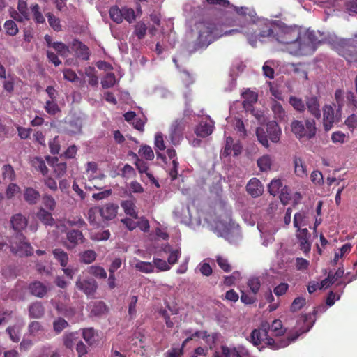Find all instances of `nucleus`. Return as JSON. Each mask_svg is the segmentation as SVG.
Returning a JSON list of instances; mask_svg holds the SVG:
<instances>
[{
  "instance_id": "6",
  "label": "nucleus",
  "mask_w": 357,
  "mask_h": 357,
  "mask_svg": "<svg viewBox=\"0 0 357 357\" xmlns=\"http://www.w3.org/2000/svg\"><path fill=\"white\" fill-rule=\"evenodd\" d=\"M10 251L17 256H28L33 253L31 245L25 241V237L22 235H17L10 242Z\"/></svg>"
},
{
  "instance_id": "36",
  "label": "nucleus",
  "mask_w": 357,
  "mask_h": 357,
  "mask_svg": "<svg viewBox=\"0 0 357 357\" xmlns=\"http://www.w3.org/2000/svg\"><path fill=\"white\" fill-rule=\"evenodd\" d=\"M242 98L243 99V105L246 107L247 105H250L257 101V95L256 93L247 89L242 93Z\"/></svg>"
},
{
  "instance_id": "41",
  "label": "nucleus",
  "mask_w": 357,
  "mask_h": 357,
  "mask_svg": "<svg viewBox=\"0 0 357 357\" xmlns=\"http://www.w3.org/2000/svg\"><path fill=\"white\" fill-rule=\"evenodd\" d=\"M30 9L33 13V20L38 24H43L45 22V19L40 11V7L38 4L33 3L31 5Z\"/></svg>"
},
{
  "instance_id": "4",
  "label": "nucleus",
  "mask_w": 357,
  "mask_h": 357,
  "mask_svg": "<svg viewBox=\"0 0 357 357\" xmlns=\"http://www.w3.org/2000/svg\"><path fill=\"white\" fill-rule=\"evenodd\" d=\"M215 230L218 236L225 238L231 243H236L241 238L239 226L231 220L230 213H227L225 218L216 222Z\"/></svg>"
},
{
  "instance_id": "19",
  "label": "nucleus",
  "mask_w": 357,
  "mask_h": 357,
  "mask_svg": "<svg viewBox=\"0 0 357 357\" xmlns=\"http://www.w3.org/2000/svg\"><path fill=\"white\" fill-rule=\"evenodd\" d=\"M246 189L248 192L253 197L260 196L264 192V187L257 178H252L249 181Z\"/></svg>"
},
{
  "instance_id": "39",
  "label": "nucleus",
  "mask_w": 357,
  "mask_h": 357,
  "mask_svg": "<svg viewBox=\"0 0 357 357\" xmlns=\"http://www.w3.org/2000/svg\"><path fill=\"white\" fill-rule=\"evenodd\" d=\"M282 188V183L280 179H273L269 183L268 190L271 195L275 196L280 193Z\"/></svg>"
},
{
  "instance_id": "21",
  "label": "nucleus",
  "mask_w": 357,
  "mask_h": 357,
  "mask_svg": "<svg viewBox=\"0 0 357 357\" xmlns=\"http://www.w3.org/2000/svg\"><path fill=\"white\" fill-rule=\"evenodd\" d=\"M85 174L89 181L102 180L105 175L98 171L97 164L94 162H89L86 164Z\"/></svg>"
},
{
  "instance_id": "40",
  "label": "nucleus",
  "mask_w": 357,
  "mask_h": 357,
  "mask_svg": "<svg viewBox=\"0 0 357 357\" xmlns=\"http://www.w3.org/2000/svg\"><path fill=\"white\" fill-rule=\"evenodd\" d=\"M2 176L5 181H13L15 179V173L10 165H5L2 168Z\"/></svg>"
},
{
  "instance_id": "48",
  "label": "nucleus",
  "mask_w": 357,
  "mask_h": 357,
  "mask_svg": "<svg viewBox=\"0 0 357 357\" xmlns=\"http://www.w3.org/2000/svg\"><path fill=\"white\" fill-rule=\"evenodd\" d=\"M56 100H47L45 102V109L50 115H55L56 113L60 112Z\"/></svg>"
},
{
  "instance_id": "45",
  "label": "nucleus",
  "mask_w": 357,
  "mask_h": 357,
  "mask_svg": "<svg viewBox=\"0 0 357 357\" xmlns=\"http://www.w3.org/2000/svg\"><path fill=\"white\" fill-rule=\"evenodd\" d=\"M43 205L50 211H54L56 206L55 199L49 194H44L42 197Z\"/></svg>"
},
{
  "instance_id": "59",
  "label": "nucleus",
  "mask_w": 357,
  "mask_h": 357,
  "mask_svg": "<svg viewBox=\"0 0 357 357\" xmlns=\"http://www.w3.org/2000/svg\"><path fill=\"white\" fill-rule=\"evenodd\" d=\"M123 10V19L124 18L128 22L132 23L136 19V15L132 8L124 7Z\"/></svg>"
},
{
  "instance_id": "27",
  "label": "nucleus",
  "mask_w": 357,
  "mask_h": 357,
  "mask_svg": "<svg viewBox=\"0 0 357 357\" xmlns=\"http://www.w3.org/2000/svg\"><path fill=\"white\" fill-rule=\"evenodd\" d=\"M29 290L31 294L42 298L46 294L47 287L42 282L36 281L29 285Z\"/></svg>"
},
{
  "instance_id": "31",
  "label": "nucleus",
  "mask_w": 357,
  "mask_h": 357,
  "mask_svg": "<svg viewBox=\"0 0 357 357\" xmlns=\"http://www.w3.org/2000/svg\"><path fill=\"white\" fill-rule=\"evenodd\" d=\"M294 165L296 176L301 178H303L307 176L306 166L301 158L297 156L294 157Z\"/></svg>"
},
{
  "instance_id": "14",
  "label": "nucleus",
  "mask_w": 357,
  "mask_h": 357,
  "mask_svg": "<svg viewBox=\"0 0 357 357\" xmlns=\"http://www.w3.org/2000/svg\"><path fill=\"white\" fill-rule=\"evenodd\" d=\"M183 127L181 121H175L170 127L169 139L173 145H178L183 139Z\"/></svg>"
},
{
  "instance_id": "62",
  "label": "nucleus",
  "mask_w": 357,
  "mask_h": 357,
  "mask_svg": "<svg viewBox=\"0 0 357 357\" xmlns=\"http://www.w3.org/2000/svg\"><path fill=\"white\" fill-rule=\"evenodd\" d=\"M48 22L50 26L56 31H61V26L59 20L51 13H47Z\"/></svg>"
},
{
  "instance_id": "52",
  "label": "nucleus",
  "mask_w": 357,
  "mask_h": 357,
  "mask_svg": "<svg viewBox=\"0 0 357 357\" xmlns=\"http://www.w3.org/2000/svg\"><path fill=\"white\" fill-rule=\"evenodd\" d=\"M83 338L89 344H92L96 341V333L93 328H89L83 330Z\"/></svg>"
},
{
  "instance_id": "42",
  "label": "nucleus",
  "mask_w": 357,
  "mask_h": 357,
  "mask_svg": "<svg viewBox=\"0 0 357 357\" xmlns=\"http://www.w3.org/2000/svg\"><path fill=\"white\" fill-rule=\"evenodd\" d=\"M32 166L36 169L40 171L43 175L48 172V169L44 160L40 158H35L31 160Z\"/></svg>"
},
{
  "instance_id": "57",
  "label": "nucleus",
  "mask_w": 357,
  "mask_h": 357,
  "mask_svg": "<svg viewBox=\"0 0 357 357\" xmlns=\"http://www.w3.org/2000/svg\"><path fill=\"white\" fill-rule=\"evenodd\" d=\"M306 304V299L304 297H296L292 302L291 305V310L296 312L300 310Z\"/></svg>"
},
{
  "instance_id": "61",
  "label": "nucleus",
  "mask_w": 357,
  "mask_h": 357,
  "mask_svg": "<svg viewBox=\"0 0 357 357\" xmlns=\"http://www.w3.org/2000/svg\"><path fill=\"white\" fill-rule=\"evenodd\" d=\"M256 135L257 137L258 141L266 148H268V141L267 139V136L266 135V132H264V129L261 128H257L256 129Z\"/></svg>"
},
{
  "instance_id": "25",
  "label": "nucleus",
  "mask_w": 357,
  "mask_h": 357,
  "mask_svg": "<svg viewBox=\"0 0 357 357\" xmlns=\"http://www.w3.org/2000/svg\"><path fill=\"white\" fill-rule=\"evenodd\" d=\"M162 250L167 254H169L168 257V264L173 265L176 264L181 256L180 248H173L169 244H165L162 246Z\"/></svg>"
},
{
  "instance_id": "22",
  "label": "nucleus",
  "mask_w": 357,
  "mask_h": 357,
  "mask_svg": "<svg viewBox=\"0 0 357 357\" xmlns=\"http://www.w3.org/2000/svg\"><path fill=\"white\" fill-rule=\"evenodd\" d=\"M71 48L75 52L77 56L83 60H87L89 57V51L88 47L77 40H74L71 45Z\"/></svg>"
},
{
  "instance_id": "8",
  "label": "nucleus",
  "mask_w": 357,
  "mask_h": 357,
  "mask_svg": "<svg viewBox=\"0 0 357 357\" xmlns=\"http://www.w3.org/2000/svg\"><path fill=\"white\" fill-rule=\"evenodd\" d=\"M346 103H351L357 107V102L354 100V96L352 92H347L344 96V91L338 89L335 93V102L333 106L337 110V116H342V109Z\"/></svg>"
},
{
  "instance_id": "3",
  "label": "nucleus",
  "mask_w": 357,
  "mask_h": 357,
  "mask_svg": "<svg viewBox=\"0 0 357 357\" xmlns=\"http://www.w3.org/2000/svg\"><path fill=\"white\" fill-rule=\"evenodd\" d=\"M241 31L238 29H231L222 33L220 26L208 20L199 21L196 22L191 32V38L194 43L195 50L208 47L215 39L225 35H231Z\"/></svg>"
},
{
  "instance_id": "56",
  "label": "nucleus",
  "mask_w": 357,
  "mask_h": 357,
  "mask_svg": "<svg viewBox=\"0 0 357 357\" xmlns=\"http://www.w3.org/2000/svg\"><path fill=\"white\" fill-rule=\"evenodd\" d=\"M342 55L349 63L357 61V52L354 51L353 47L351 49L349 47V48L343 50Z\"/></svg>"
},
{
  "instance_id": "55",
  "label": "nucleus",
  "mask_w": 357,
  "mask_h": 357,
  "mask_svg": "<svg viewBox=\"0 0 357 357\" xmlns=\"http://www.w3.org/2000/svg\"><path fill=\"white\" fill-rule=\"evenodd\" d=\"M116 83V77L113 73H107L102 79L101 84L103 88H110Z\"/></svg>"
},
{
  "instance_id": "63",
  "label": "nucleus",
  "mask_w": 357,
  "mask_h": 357,
  "mask_svg": "<svg viewBox=\"0 0 357 357\" xmlns=\"http://www.w3.org/2000/svg\"><path fill=\"white\" fill-rule=\"evenodd\" d=\"M234 357H249L250 354L247 349L239 346L231 349Z\"/></svg>"
},
{
  "instance_id": "7",
  "label": "nucleus",
  "mask_w": 357,
  "mask_h": 357,
  "mask_svg": "<svg viewBox=\"0 0 357 357\" xmlns=\"http://www.w3.org/2000/svg\"><path fill=\"white\" fill-rule=\"evenodd\" d=\"M174 215L178 222L184 225L195 226L199 225L201 224L199 219L192 218L190 208L188 206L181 204L177 206L174 211Z\"/></svg>"
},
{
  "instance_id": "26",
  "label": "nucleus",
  "mask_w": 357,
  "mask_h": 357,
  "mask_svg": "<svg viewBox=\"0 0 357 357\" xmlns=\"http://www.w3.org/2000/svg\"><path fill=\"white\" fill-rule=\"evenodd\" d=\"M40 197V192L33 188L28 187L24 190V199L29 204H36Z\"/></svg>"
},
{
  "instance_id": "12",
  "label": "nucleus",
  "mask_w": 357,
  "mask_h": 357,
  "mask_svg": "<svg viewBox=\"0 0 357 357\" xmlns=\"http://www.w3.org/2000/svg\"><path fill=\"white\" fill-rule=\"evenodd\" d=\"M84 237L82 233L79 230L73 229L67 232L66 241L64 245L68 250L73 249L79 243L84 242Z\"/></svg>"
},
{
  "instance_id": "32",
  "label": "nucleus",
  "mask_w": 357,
  "mask_h": 357,
  "mask_svg": "<svg viewBox=\"0 0 357 357\" xmlns=\"http://www.w3.org/2000/svg\"><path fill=\"white\" fill-rule=\"evenodd\" d=\"M29 316L31 318L38 319L44 314V307L41 303L36 302L32 303L29 308Z\"/></svg>"
},
{
  "instance_id": "29",
  "label": "nucleus",
  "mask_w": 357,
  "mask_h": 357,
  "mask_svg": "<svg viewBox=\"0 0 357 357\" xmlns=\"http://www.w3.org/2000/svg\"><path fill=\"white\" fill-rule=\"evenodd\" d=\"M121 206L126 215H130L133 218L137 219L138 216L136 211V206L132 200L122 201L121 203Z\"/></svg>"
},
{
  "instance_id": "43",
  "label": "nucleus",
  "mask_w": 357,
  "mask_h": 357,
  "mask_svg": "<svg viewBox=\"0 0 357 357\" xmlns=\"http://www.w3.org/2000/svg\"><path fill=\"white\" fill-rule=\"evenodd\" d=\"M272 111L275 118L278 120L282 121L284 119L286 114L282 105L277 102H274L272 105Z\"/></svg>"
},
{
  "instance_id": "60",
  "label": "nucleus",
  "mask_w": 357,
  "mask_h": 357,
  "mask_svg": "<svg viewBox=\"0 0 357 357\" xmlns=\"http://www.w3.org/2000/svg\"><path fill=\"white\" fill-rule=\"evenodd\" d=\"M68 326V322L63 318H59L53 322L54 331L56 333H61L63 329Z\"/></svg>"
},
{
  "instance_id": "51",
  "label": "nucleus",
  "mask_w": 357,
  "mask_h": 357,
  "mask_svg": "<svg viewBox=\"0 0 357 357\" xmlns=\"http://www.w3.org/2000/svg\"><path fill=\"white\" fill-rule=\"evenodd\" d=\"M139 155L148 160H152L154 158V153L151 147L146 145L139 149Z\"/></svg>"
},
{
  "instance_id": "17",
  "label": "nucleus",
  "mask_w": 357,
  "mask_h": 357,
  "mask_svg": "<svg viewBox=\"0 0 357 357\" xmlns=\"http://www.w3.org/2000/svg\"><path fill=\"white\" fill-rule=\"evenodd\" d=\"M305 106L309 113L316 119L321 117L320 104L316 96H307L305 98Z\"/></svg>"
},
{
  "instance_id": "58",
  "label": "nucleus",
  "mask_w": 357,
  "mask_h": 357,
  "mask_svg": "<svg viewBox=\"0 0 357 357\" xmlns=\"http://www.w3.org/2000/svg\"><path fill=\"white\" fill-rule=\"evenodd\" d=\"M152 264L154 265V270L155 268L159 271H165L170 269V266L166 262V261L161 259L154 258Z\"/></svg>"
},
{
  "instance_id": "47",
  "label": "nucleus",
  "mask_w": 357,
  "mask_h": 357,
  "mask_svg": "<svg viewBox=\"0 0 357 357\" xmlns=\"http://www.w3.org/2000/svg\"><path fill=\"white\" fill-rule=\"evenodd\" d=\"M123 10L117 6H113L109 9V16L111 19L117 24L123 21Z\"/></svg>"
},
{
  "instance_id": "11",
  "label": "nucleus",
  "mask_w": 357,
  "mask_h": 357,
  "mask_svg": "<svg viewBox=\"0 0 357 357\" xmlns=\"http://www.w3.org/2000/svg\"><path fill=\"white\" fill-rule=\"evenodd\" d=\"M213 128L214 121L209 116H206L197 126L195 133L198 137H206L213 132Z\"/></svg>"
},
{
  "instance_id": "35",
  "label": "nucleus",
  "mask_w": 357,
  "mask_h": 357,
  "mask_svg": "<svg viewBox=\"0 0 357 357\" xmlns=\"http://www.w3.org/2000/svg\"><path fill=\"white\" fill-rule=\"evenodd\" d=\"M24 326V322L21 321V323L13 327H8L6 330L8 333L9 334L10 340L14 342H17L20 339V331L22 327Z\"/></svg>"
},
{
  "instance_id": "2",
  "label": "nucleus",
  "mask_w": 357,
  "mask_h": 357,
  "mask_svg": "<svg viewBox=\"0 0 357 357\" xmlns=\"http://www.w3.org/2000/svg\"><path fill=\"white\" fill-rule=\"evenodd\" d=\"M313 324L314 321H312L307 324L306 328L301 333H296V335L280 340L279 337L284 335L285 332L282 321L275 319L271 325L267 321H264L259 329H254L252 331L248 340L255 346L264 344L273 349L284 348L294 342L301 333L309 331Z\"/></svg>"
},
{
  "instance_id": "16",
  "label": "nucleus",
  "mask_w": 357,
  "mask_h": 357,
  "mask_svg": "<svg viewBox=\"0 0 357 357\" xmlns=\"http://www.w3.org/2000/svg\"><path fill=\"white\" fill-rule=\"evenodd\" d=\"M76 287L87 296H91L96 290L97 283L93 279L81 280L79 278L76 282Z\"/></svg>"
},
{
  "instance_id": "50",
  "label": "nucleus",
  "mask_w": 357,
  "mask_h": 357,
  "mask_svg": "<svg viewBox=\"0 0 357 357\" xmlns=\"http://www.w3.org/2000/svg\"><path fill=\"white\" fill-rule=\"evenodd\" d=\"M4 29H6V33L11 36L17 35L19 31L15 22L10 20L6 21L4 23Z\"/></svg>"
},
{
  "instance_id": "33",
  "label": "nucleus",
  "mask_w": 357,
  "mask_h": 357,
  "mask_svg": "<svg viewBox=\"0 0 357 357\" xmlns=\"http://www.w3.org/2000/svg\"><path fill=\"white\" fill-rule=\"evenodd\" d=\"M273 160L271 155H264L257 160V165L262 172H267L271 169Z\"/></svg>"
},
{
  "instance_id": "46",
  "label": "nucleus",
  "mask_w": 357,
  "mask_h": 357,
  "mask_svg": "<svg viewBox=\"0 0 357 357\" xmlns=\"http://www.w3.org/2000/svg\"><path fill=\"white\" fill-rule=\"evenodd\" d=\"M88 271L91 275L96 278L105 279L107 278V273L105 270L99 266H91L89 267Z\"/></svg>"
},
{
  "instance_id": "15",
  "label": "nucleus",
  "mask_w": 357,
  "mask_h": 357,
  "mask_svg": "<svg viewBox=\"0 0 357 357\" xmlns=\"http://www.w3.org/2000/svg\"><path fill=\"white\" fill-rule=\"evenodd\" d=\"M134 157L136 158L135 165L139 172L142 174V180H145V177L150 181L151 183H154L157 187H159L158 182L155 180L153 174L149 171V168L147 166V163L144 160L137 158V155L134 153Z\"/></svg>"
},
{
  "instance_id": "13",
  "label": "nucleus",
  "mask_w": 357,
  "mask_h": 357,
  "mask_svg": "<svg viewBox=\"0 0 357 357\" xmlns=\"http://www.w3.org/2000/svg\"><path fill=\"white\" fill-rule=\"evenodd\" d=\"M310 234L306 227L297 229L296 237L298 239L301 250L304 252H308L311 249Z\"/></svg>"
},
{
  "instance_id": "23",
  "label": "nucleus",
  "mask_w": 357,
  "mask_h": 357,
  "mask_svg": "<svg viewBox=\"0 0 357 357\" xmlns=\"http://www.w3.org/2000/svg\"><path fill=\"white\" fill-rule=\"evenodd\" d=\"M267 133L272 142L277 143L280 141L282 132L275 121H270L267 123Z\"/></svg>"
},
{
  "instance_id": "28",
  "label": "nucleus",
  "mask_w": 357,
  "mask_h": 357,
  "mask_svg": "<svg viewBox=\"0 0 357 357\" xmlns=\"http://www.w3.org/2000/svg\"><path fill=\"white\" fill-rule=\"evenodd\" d=\"M10 223L15 230L20 231L26 227L27 220L22 214H16L12 217Z\"/></svg>"
},
{
  "instance_id": "5",
  "label": "nucleus",
  "mask_w": 357,
  "mask_h": 357,
  "mask_svg": "<svg viewBox=\"0 0 357 357\" xmlns=\"http://www.w3.org/2000/svg\"><path fill=\"white\" fill-rule=\"evenodd\" d=\"M290 127L291 132L300 142L314 138L317 132L316 122L311 119H306L305 123L299 120H294Z\"/></svg>"
},
{
  "instance_id": "34",
  "label": "nucleus",
  "mask_w": 357,
  "mask_h": 357,
  "mask_svg": "<svg viewBox=\"0 0 357 357\" xmlns=\"http://www.w3.org/2000/svg\"><path fill=\"white\" fill-rule=\"evenodd\" d=\"M54 258L59 262L63 268L67 266L68 262V254L60 248L54 249L52 252Z\"/></svg>"
},
{
  "instance_id": "54",
  "label": "nucleus",
  "mask_w": 357,
  "mask_h": 357,
  "mask_svg": "<svg viewBox=\"0 0 357 357\" xmlns=\"http://www.w3.org/2000/svg\"><path fill=\"white\" fill-rule=\"evenodd\" d=\"M96 258V253L92 250H86L81 255V261L86 264H89L94 261Z\"/></svg>"
},
{
  "instance_id": "38",
  "label": "nucleus",
  "mask_w": 357,
  "mask_h": 357,
  "mask_svg": "<svg viewBox=\"0 0 357 357\" xmlns=\"http://www.w3.org/2000/svg\"><path fill=\"white\" fill-rule=\"evenodd\" d=\"M91 307V312L94 316H100L107 312L106 305L102 301L94 302Z\"/></svg>"
},
{
  "instance_id": "24",
  "label": "nucleus",
  "mask_w": 357,
  "mask_h": 357,
  "mask_svg": "<svg viewBox=\"0 0 357 357\" xmlns=\"http://www.w3.org/2000/svg\"><path fill=\"white\" fill-rule=\"evenodd\" d=\"M310 225V217L306 211H301L294 217V226L297 229H302Z\"/></svg>"
},
{
  "instance_id": "64",
  "label": "nucleus",
  "mask_w": 357,
  "mask_h": 357,
  "mask_svg": "<svg viewBox=\"0 0 357 357\" xmlns=\"http://www.w3.org/2000/svg\"><path fill=\"white\" fill-rule=\"evenodd\" d=\"M233 356L231 349L227 346H222L220 351H216L214 353L213 357H230Z\"/></svg>"
},
{
  "instance_id": "44",
  "label": "nucleus",
  "mask_w": 357,
  "mask_h": 357,
  "mask_svg": "<svg viewBox=\"0 0 357 357\" xmlns=\"http://www.w3.org/2000/svg\"><path fill=\"white\" fill-rule=\"evenodd\" d=\"M289 103L298 112H303L305 110V104L301 98L291 96L289 98Z\"/></svg>"
},
{
  "instance_id": "49",
  "label": "nucleus",
  "mask_w": 357,
  "mask_h": 357,
  "mask_svg": "<svg viewBox=\"0 0 357 357\" xmlns=\"http://www.w3.org/2000/svg\"><path fill=\"white\" fill-rule=\"evenodd\" d=\"M100 214L99 208H91L87 213V219L91 225L98 226L99 225L97 218Z\"/></svg>"
},
{
  "instance_id": "30",
  "label": "nucleus",
  "mask_w": 357,
  "mask_h": 357,
  "mask_svg": "<svg viewBox=\"0 0 357 357\" xmlns=\"http://www.w3.org/2000/svg\"><path fill=\"white\" fill-rule=\"evenodd\" d=\"M37 218L45 225L52 226L54 224V219L51 213L43 208H40L37 214Z\"/></svg>"
},
{
  "instance_id": "37",
  "label": "nucleus",
  "mask_w": 357,
  "mask_h": 357,
  "mask_svg": "<svg viewBox=\"0 0 357 357\" xmlns=\"http://www.w3.org/2000/svg\"><path fill=\"white\" fill-rule=\"evenodd\" d=\"M229 5L228 0H205L202 2V9H209V6L221 7H227Z\"/></svg>"
},
{
  "instance_id": "20",
  "label": "nucleus",
  "mask_w": 357,
  "mask_h": 357,
  "mask_svg": "<svg viewBox=\"0 0 357 357\" xmlns=\"http://www.w3.org/2000/svg\"><path fill=\"white\" fill-rule=\"evenodd\" d=\"M118 205L113 203H108L99 208L100 215L105 220L114 219L118 211Z\"/></svg>"
},
{
  "instance_id": "18",
  "label": "nucleus",
  "mask_w": 357,
  "mask_h": 357,
  "mask_svg": "<svg viewBox=\"0 0 357 357\" xmlns=\"http://www.w3.org/2000/svg\"><path fill=\"white\" fill-rule=\"evenodd\" d=\"M130 264L137 271L144 273H151L154 272V265L152 262L140 261L137 258L134 257L130 261Z\"/></svg>"
},
{
  "instance_id": "53",
  "label": "nucleus",
  "mask_w": 357,
  "mask_h": 357,
  "mask_svg": "<svg viewBox=\"0 0 357 357\" xmlns=\"http://www.w3.org/2000/svg\"><path fill=\"white\" fill-rule=\"evenodd\" d=\"M52 47L61 56H68L69 47L63 43L55 42L52 44Z\"/></svg>"
},
{
  "instance_id": "10",
  "label": "nucleus",
  "mask_w": 357,
  "mask_h": 357,
  "mask_svg": "<svg viewBox=\"0 0 357 357\" xmlns=\"http://www.w3.org/2000/svg\"><path fill=\"white\" fill-rule=\"evenodd\" d=\"M257 228L261 234L262 245L268 247L274 242V235L277 231L276 229H273L267 225H258Z\"/></svg>"
},
{
  "instance_id": "9",
  "label": "nucleus",
  "mask_w": 357,
  "mask_h": 357,
  "mask_svg": "<svg viewBox=\"0 0 357 357\" xmlns=\"http://www.w3.org/2000/svg\"><path fill=\"white\" fill-rule=\"evenodd\" d=\"M341 116H337V110L331 105H326L323 107V126L325 131L330 130L333 123L338 122Z\"/></svg>"
},
{
  "instance_id": "1",
  "label": "nucleus",
  "mask_w": 357,
  "mask_h": 357,
  "mask_svg": "<svg viewBox=\"0 0 357 357\" xmlns=\"http://www.w3.org/2000/svg\"><path fill=\"white\" fill-rule=\"evenodd\" d=\"M239 15L238 20L246 21L241 25V33L246 36L249 43L254 46L257 39L263 41L268 38L281 45V50L294 56H305L313 53L317 45L320 43L314 31L301 33L300 29L295 25H287L280 21H274L271 27L266 26L264 20H256L255 11L250 8H236Z\"/></svg>"
}]
</instances>
